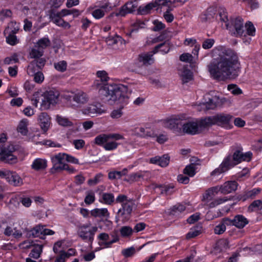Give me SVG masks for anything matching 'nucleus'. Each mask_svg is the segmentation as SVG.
Wrapping results in <instances>:
<instances>
[{
    "label": "nucleus",
    "mask_w": 262,
    "mask_h": 262,
    "mask_svg": "<svg viewBox=\"0 0 262 262\" xmlns=\"http://www.w3.org/2000/svg\"><path fill=\"white\" fill-rule=\"evenodd\" d=\"M184 115H172L162 120V125L170 129H176L182 125V121L185 120Z\"/></svg>",
    "instance_id": "obj_8"
},
{
    "label": "nucleus",
    "mask_w": 262,
    "mask_h": 262,
    "mask_svg": "<svg viewBox=\"0 0 262 262\" xmlns=\"http://www.w3.org/2000/svg\"><path fill=\"white\" fill-rule=\"evenodd\" d=\"M43 54V51L35 45L30 52V56L32 58L37 59L41 57Z\"/></svg>",
    "instance_id": "obj_43"
},
{
    "label": "nucleus",
    "mask_w": 262,
    "mask_h": 262,
    "mask_svg": "<svg viewBox=\"0 0 262 262\" xmlns=\"http://www.w3.org/2000/svg\"><path fill=\"white\" fill-rule=\"evenodd\" d=\"M261 189L259 188H253L250 190L245 191L243 194L239 195L238 198L240 200L244 202L248 199H254L260 192Z\"/></svg>",
    "instance_id": "obj_22"
},
{
    "label": "nucleus",
    "mask_w": 262,
    "mask_h": 262,
    "mask_svg": "<svg viewBox=\"0 0 262 262\" xmlns=\"http://www.w3.org/2000/svg\"><path fill=\"white\" fill-rule=\"evenodd\" d=\"M262 209V201L257 200L254 201L248 207V210L249 212H253L256 210H260Z\"/></svg>",
    "instance_id": "obj_41"
},
{
    "label": "nucleus",
    "mask_w": 262,
    "mask_h": 262,
    "mask_svg": "<svg viewBox=\"0 0 262 262\" xmlns=\"http://www.w3.org/2000/svg\"><path fill=\"white\" fill-rule=\"evenodd\" d=\"M214 40L212 38H208L205 39L203 43L202 47L204 49H210L214 43Z\"/></svg>",
    "instance_id": "obj_64"
},
{
    "label": "nucleus",
    "mask_w": 262,
    "mask_h": 262,
    "mask_svg": "<svg viewBox=\"0 0 262 262\" xmlns=\"http://www.w3.org/2000/svg\"><path fill=\"white\" fill-rule=\"evenodd\" d=\"M28 120L27 119H22L19 123L17 127V130L23 135H26L28 133L27 126Z\"/></svg>",
    "instance_id": "obj_38"
},
{
    "label": "nucleus",
    "mask_w": 262,
    "mask_h": 262,
    "mask_svg": "<svg viewBox=\"0 0 262 262\" xmlns=\"http://www.w3.org/2000/svg\"><path fill=\"white\" fill-rule=\"evenodd\" d=\"M123 139V136L119 134H103L95 137L94 143L102 146L105 150L112 151L116 149L119 145L116 141Z\"/></svg>",
    "instance_id": "obj_4"
},
{
    "label": "nucleus",
    "mask_w": 262,
    "mask_h": 262,
    "mask_svg": "<svg viewBox=\"0 0 262 262\" xmlns=\"http://www.w3.org/2000/svg\"><path fill=\"white\" fill-rule=\"evenodd\" d=\"M91 215L95 217L108 218L110 213L107 208H95L90 212Z\"/></svg>",
    "instance_id": "obj_26"
},
{
    "label": "nucleus",
    "mask_w": 262,
    "mask_h": 262,
    "mask_svg": "<svg viewBox=\"0 0 262 262\" xmlns=\"http://www.w3.org/2000/svg\"><path fill=\"white\" fill-rule=\"evenodd\" d=\"M214 14L215 13L213 11L208 9L205 12L201 14L199 18L202 22L205 23L210 21L213 18Z\"/></svg>",
    "instance_id": "obj_39"
},
{
    "label": "nucleus",
    "mask_w": 262,
    "mask_h": 262,
    "mask_svg": "<svg viewBox=\"0 0 262 262\" xmlns=\"http://www.w3.org/2000/svg\"><path fill=\"white\" fill-rule=\"evenodd\" d=\"M56 121L61 126L69 127L73 125V123L68 118L61 116H56Z\"/></svg>",
    "instance_id": "obj_42"
},
{
    "label": "nucleus",
    "mask_w": 262,
    "mask_h": 262,
    "mask_svg": "<svg viewBox=\"0 0 262 262\" xmlns=\"http://www.w3.org/2000/svg\"><path fill=\"white\" fill-rule=\"evenodd\" d=\"M15 151L13 145L0 146V160L9 164H14L17 161L16 156L12 155Z\"/></svg>",
    "instance_id": "obj_10"
},
{
    "label": "nucleus",
    "mask_w": 262,
    "mask_h": 262,
    "mask_svg": "<svg viewBox=\"0 0 262 262\" xmlns=\"http://www.w3.org/2000/svg\"><path fill=\"white\" fill-rule=\"evenodd\" d=\"M133 230L129 226H123L120 229V233L122 237H127L131 235Z\"/></svg>",
    "instance_id": "obj_54"
},
{
    "label": "nucleus",
    "mask_w": 262,
    "mask_h": 262,
    "mask_svg": "<svg viewBox=\"0 0 262 262\" xmlns=\"http://www.w3.org/2000/svg\"><path fill=\"white\" fill-rule=\"evenodd\" d=\"M179 71V75L184 83L188 82L192 79V73L187 67H183Z\"/></svg>",
    "instance_id": "obj_28"
},
{
    "label": "nucleus",
    "mask_w": 262,
    "mask_h": 262,
    "mask_svg": "<svg viewBox=\"0 0 262 262\" xmlns=\"http://www.w3.org/2000/svg\"><path fill=\"white\" fill-rule=\"evenodd\" d=\"M227 89L234 95H239L242 93V91L236 84H229Z\"/></svg>",
    "instance_id": "obj_56"
},
{
    "label": "nucleus",
    "mask_w": 262,
    "mask_h": 262,
    "mask_svg": "<svg viewBox=\"0 0 262 262\" xmlns=\"http://www.w3.org/2000/svg\"><path fill=\"white\" fill-rule=\"evenodd\" d=\"M230 219L226 217L217 225L214 228V232L215 234L220 235L223 234L226 229V226H230Z\"/></svg>",
    "instance_id": "obj_23"
},
{
    "label": "nucleus",
    "mask_w": 262,
    "mask_h": 262,
    "mask_svg": "<svg viewBox=\"0 0 262 262\" xmlns=\"http://www.w3.org/2000/svg\"><path fill=\"white\" fill-rule=\"evenodd\" d=\"M230 225H233L238 228H243L249 223L248 220L244 216L238 214L233 220L230 219Z\"/></svg>",
    "instance_id": "obj_21"
},
{
    "label": "nucleus",
    "mask_w": 262,
    "mask_h": 262,
    "mask_svg": "<svg viewBox=\"0 0 262 262\" xmlns=\"http://www.w3.org/2000/svg\"><path fill=\"white\" fill-rule=\"evenodd\" d=\"M153 54V52L152 53H146L141 54L139 55V60L140 62H142L144 64L150 65L154 63Z\"/></svg>",
    "instance_id": "obj_30"
},
{
    "label": "nucleus",
    "mask_w": 262,
    "mask_h": 262,
    "mask_svg": "<svg viewBox=\"0 0 262 262\" xmlns=\"http://www.w3.org/2000/svg\"><path fill=\"white\" fill-rule=\"evenodd\" d=\"M219 192L217 187H213L207 190L203 195V200L206 201L207 203L211 200L215 196V195Z\"/></svg>",
    "instance_id": "obj_31"
},
{
    "label": "nucleus",
    "mask_w": 262,
    "mask_h": 262,
    "mask_svg": "<svg viewBox=\"0 0 262 262\" xmlns=\"http://www.w3.org/2000/svg\"><path fill=\"white\" fill-rule=\"evenodd\" d=\"M226 27L235 37L242 36L245 33L243 20L240 17L232 19L229 23L226 24Z\"/></svg>",
    "instance_id": "obj_7"
},
{
    "label": "nucleus",
    "mask_w": 262,
    "mask_h": 262,
    "mask_svg": "<svg viewBox=\"0 0 262 262\" xmlns=\"http://www.w3.org/2000/svg\"><path fill=\"white\" fill-rule=\"evenodd\" d=\"M59 93L57 91H49L47 92L41 99V105L45 108L49 107L51 104H56L58 101Z\"/></svg>",
    "instance_id": "obj_13"
},
{
    "label": "nucleus",
    "mask_w": 262,
    "mask_h": 262,
    "mask_svg": "<svg viewBox=\"0 0 262 262\" xmlns=\"http://www.w3.org/2000/svg\"><path fill=\"white\" fill-rule=\"evenodd\" d=\"M8 181L11 185L18 186L23 184V180L15 172H10L7 177Z\"/></svg>",
    "instance_id": "obj_24"
},
{
    "label": "nucleus",
    "mask_w": 262,
    "mask_h": 262,
    "mask_svg": "<svg viewBox=\"0 0 262 262\" xmlns=\"http://www.w3.org/2000/svg\"><path fill=\"white\" fill-rule=\"evenodd\" d=\"M97 76L98 79L95 81L94 84L102 100L110 104L116 102L120 103L125 102L128 98L127 88L126 86L107 84L109 77L105 71H98Z\"/></svg>",
    "instance_id": "obj_2"
},
{
    "label": "nucleus",
    "mask_w": 262,
    "mask_h": 262,
    "mask_svg": "<svg viewBox=\"0 0 262 262\" xmlns=\"http://www.w3.org/2000/svg\"><path fill=\"white\" fill-rule=\"evenodd\" d=\"M231 157L233 163L235 165L242 162V151L239 150H236L233 154V156Z\"/></svg>",
    "instance_id": "obj_52"
},
{
    "label": "nucleus",
    "mask_w": 262,
    "mask_h": 262,
    "mask_svg": "<svg viewBox=\"0 0 262 262\" xmlns=\"http://www.w3.org/2000/svg\"><path fill=\"white\" fill-rule=\"evenodd\" d=\"M228 200V199L227 196L224 198H218L217 199L213 200L212 202L209 203L207 205L210 208H214L216 206L226 202Z\"/></svg>",
    "instance_id": "obj_46"
},
{
    "label": "nucleus",
    "mask_w": 262,
    "mask_h": 262,
    "mask_svg": "<svg viewBox=\"0 0 262 262\" xmlns=\"http://www.w3.org/2000/svg\"><path fill=\"white\" fill-rule=\"evenodd\" d=\"M219 15L220 17V20L222 21L225 23V25L227 23H229L226 10L224 8H221L219 12Z\"/></svg>",
    "instance_id": "obj_57"
},
{
    "label": "nucleus",
    "mask_w": 262,
    "mask_h": 262,
    "mask_svg": "<svg viewBox=\"0 0 262 262\" xmlns=\"http://www.w3.org/2000/svg\"><path fill=\"white\" fill-rule=\"evenodd\" d=\"M233 116L230 114L221 113L203 119L201 125L204 127L216 124L226 129L233 127L232 124Z\"/></svg>",
    "instance_id": "obj_5"
},
{
    "label": "nucleus",
    "mask_w": 262,
    "mask_h": 262,
    "mask_svg": "<svg viewBox=\"0 0 262 262\" xmlns=\"http://www.w3.org/2000/svg\"><path fill=\"white\" fill-rule=\"evenodd\" d=\"M137 7L135 2H129L121 7L119 11L116 13V16H124L128 13L134 12Z\"/></svg>",
    "instance_id": "obj_18"
},
{
    "label": "nucleus",
    "mask_w": 262,
    "mask_h": 262,
    "mask_svg": "<svg viewBox=\"0 0 262 262\" xmlns=\"http://www.w3.org/2000/svg\"><path fill=\"white\" fill-rule=\"evenodd\" d=\"M54 233V231L46 228L45 226L37 225L31 230H26L25 236L27 238L39 237L43 239L45 235H53Z\"/></svg>",
    "instance_id": "obj_9"
},
{
    "label": "nucleus",
    "mask_w": 262,
    "mask_h": 262,
    "mask_svg": "<svg viewBox=\"0 0 262 262\" xmlns=\"http://www.w3.org/2000/svg\"><path fill=\"white\" fill-rule=\"evenodd\" d=\"M235 166L233 163L230 156H228L224 158L219 167L215 168L210 173V177L212 178H218L221 174L225 173L231 167Z\"/></svg>",
    "instance_id": "obj_11"
},
{
    "label": "nucleus",
    "mask_w": 262,
    "mask_h": 262,
    "mask_svg": "<svg viewBox=\"0 0 262 262\" xmlns=\"http://www.w3.org/2000/svg\"><path fill=\"white\" fill-rule=\"evenodd\" d=\"M105 41L109 46H113L116 44L125 45L126 43L124 39L116 33L109 34L107 36H106Z\"/></svg>",
    "instance_id": "obj_20"
},
{
    "label": "nucleus",
    "mask_w": 262,
    "mask_h": 262,
    "mask_svg": "<svg viewBox=\"0 0 262 262\" xmlns=\"http://www.w3.org/2000/svg\"><path fill=\"white\" fill-rule=\"evenodd\" d=\"M51 160L53 164L52 169L56 171L61 170L62 166L66 164L64 163V160H66L64 153H59L53 155L51 156Z\"/></svg>",
    "instance_id": "obj_17"
},
{
    "label": "nucleus",
    "mask_w": 262,
    "mask_h": 262,
    "mask_svg": "<svg viewBox=\"0 0 262 262\" xmlns=\"http://www.w3.org/2000/svg\"><path fill=\"white\" fill-rule=\"evenodd\" d=\"M106 14L103 11H102L101 9H99L98 7L95 9L92 13L93 16L97 19H100L102 18L105 14Z\"/></svg>",
    "instance_id": "obj_55"
},
{
    "label": "nucleus",
    "mask_w": 262,
    "mask_h": 262,
    "mask_svg": "<svg viewBox=\"0 0 262 262\" xmlns=\"http://www.w3.org/2000/svg\"><path fill=\"white\" fill-rule=\"evenodd\" d=\"M102 177V174L98 173L94 178L89 179L88 183L90 186H94L101 181Z\"/></svg>",
    "instance_id": "obj_51"
},
{
    "label": "nucleus",
    "mask_w": 262,
    "mask_h": 262,
    "mask_svg": "<svg viewBox=\"0 0 262 262\" xmlns=\"http://www.w3.org/2000/svg\"><path fill=\"white\" fill-rule=\"evenodd\" d=\"M8 36L6 37V42L7 43L14 46L19 42V40L17 39L15 34L7 33Z\"/></svg>",
    "instance_id": "obj_48"
},
{
    "label": "nucleus",
    "mask_w": 262,
    "mask_h": 262,
    "mask_svg": "<svg viewBox=\"0 0 262 262\" xmlns=\"http://www.w3.org/2000/svg\"><path fill=\"white\" fill-rule=\"evenodd\" d=\"M155 8V5L154 4L153 2H151L148 4H147L145 6H141L139 7L138 10L139 13L141 15H145L149 13L150 11Z\"/></svg>",
    "instance_id": "obj_37"
},
{
    "label": "nucleus",
    "mask_w": 262,
    "mask_h": 262,
    "mask_svg": "<svg viewBox=\"0 0 262 262\" xmlns=\"http://www.w3.org/2000/svg\"><path fill=\"white\" fill-rule=\"evenodd\" d=\"M73 100L78 104H84L88 101V99L85 93L79 92L74 94Z\"/></svg>",
    "instance_id": "obj_36"
},
{
    "label": "nucleus",
    "mask_w": 262,
    "mask_h": 262,
    "mask_svg": "<svg viewBox=\"0 0 262 262\" xmlns=\"http://www.w3.org/2000/svg\"><path fill=\"white\" fill-rule=\"evenodd\" d=\"M143 173L141 171L133 173L129 175V180L131 181H138L140 179L143 178Z\"/></svg>",
    "instance_id": "obj_61"
},
{
    "label": "nucleus",
    "mask_w": 262,
    "mask_h": 262,
    "mask_svg": "<svg viewBox=\"0 0 262 262\" xmlns=\"http://www.w3.org/2000/svg\"><path fill=\"white\" fill-rule=\"evenodd\" d=\"M82 113L91 117H94L97 114L105 113V111L101 107L100 104H91L82 110Z\"/></svg>",
    "instance_id": "obj_16"
},
{
    "label": "nucleus",
    "mask_w": 262,
    "mask_h": 262,
    "mask_svg": "<svg viewBox=\"0 0 262 262\" xmlns=\"http://www.w3.org/2000/svg\"><path fill=\"white\" fill-rule=\"evenodd\" d=\"M18 61L17 55L14 54L11 57H6L4 60V63L6 64H10L13 63H16Z\"/></svg>",
    "instance_id": "obj_63"
},
{
    "label": "nucleus",
    "mask_w": 262,
    "mask_h": 262,
    "mask_svg": "<svg viewBox=\"0 0 262 262\" xmlns=\"http://www.w3.org/2000/svg\"><path fill=\"white\" fill-rule=\"evenodd\" d=\"M131 25L133 28L131 29L130 32L133 33L137 31L140 28H144L145 24L140 20H136L135 21L133 22Z\"/></svg>",
    "instance_id": "obj_50"
},
{
    "label": "nucleus",
    "mask_w": 262,
    "mask_h": 262,
    "mask_svg": "<svg viewBox=\"0 0 262 262\" xmlns=\"http://www.w3.org/2000/svg\"><path fill=\"white\" fill-rule=\"evenodd\" d=\"M186 209L185 206L182 204H177L173 206L171 209L170 213L173 215H178Z\"/></svg>",
    "instance_id": "obj_49"
},
{
    "label": "nucleus",
    "mask_w": 262,
    "mask_h": 262,
    "mask_svg": "<svg viewBox=\"0 0 262 262\" xmlns=\"http://www.w3.org/2000/svg\"><path fill=\"white\" fill-rule=\"evenodd\" d=\"M245 28L246 29V32H245V33L243 36H245L246 34H248L250 36H254L255 34V29L254 27L253 24L251 22L247 23L245 24Z\"/></svg>",
    "instance_id": "obj_45"
},
{
    "label": "nucleus",
    "mask_w": 262,
    "mask_h": 262,
    "mask_svg": "<svg viewBox=\"0 0 262 262\" xmlns=\"http://www.w3.org/2000/svg\"><path fill=\"white\" fill-rule=\"evenodd\" d=\"M99 202L107 205H112L115 202L116 203V199L113 193L104 192L102 193Z\"/></svg>",
    "instance_id": "obj_25"
},
{
    "label": "nucleus",
    "mask_w": 262,
    "mask_h": 262,
    "mask_svg": "<svg viewBox=\"0 0 262 262\" xmlns=\"http://www.w3.org/2000/svg\"><path fill=\"white\" fill-rule=\"evenodd\" d=\"M154 189L159 188L161 194H169L172 192V189H173V185H162L158 184H153Z\"/></svg>",
    "instance_id": "obj_34"
},
{
    "label": "nucleus",
    "mask_w": 262,
    "mask_h": 262,
    "mask_svg": "<svg viewBox=\"0 0 262 262\" xmlns=\"http://www.w3.org/2000/svg\"><path fill=\"white\" fill-rule=\"evenodd\" d=\"M31 167L35 170H44L47 167V161L46 159L37 158L33 162Z\"/></svg>",
    "instance_id": "obj_27"
},
{
    "label": "nucleus",
    "mask_w": 262,
    "mask_h": 262,
    "mask_svg": "<svg viewBox=\"0 0 262 262\" xmlns=\"http://www.w3.org/2000/svg\"><path fill=\"white\" fill-rule=\"evenodd\" d=\"M184 173L189 177H193L195 174V166L193 164L187 166L184 169Z\"/></svg>",
    "instance_id": "obj_53"
},
{
    "label": "nucleus",
    "mask_w": 262,
    "mask_h": 262,
    "mask_svg": "<svg viewBox=\"0 0 262 262\" xmlns=\"http://www.w3.org/2000/svg\"><path fill=\"white\" fill-rule=\"evenodd\" d=\"M40 127L43 132H46L50 128L51 124V118L47 113L42 112L38 117Z\"/></svg>",
    "instance_id": "obj_19"
},
{
    "label": "nucleus",
    "mask_w": 262,
    "mask_h": 262,
    "mask_svg": "<svg viewBox=\"0 0 262 262\" xmlns=\"http://www.w3.org/2000/svg\"><path fill=\"white\" fill-rule=\"evenodd\" d=\"M88 226L83 225L79 229L78 235L84 241L92 242L94 238L95 233L97 230V227H93L91 230H87Z\"/></svg>",
    "instance_id": "obj_14"
},
{
    "label": "nucleus",
    "mask_w": 262,
    "mask_h": 262,
    "mask_svg": "<svg viewBox=\"0 0 262 262\" xmlns=\"http://www.w3.org/2000/svg\"><path fill=\"white\" fill-rule=\"evenodd\" d=\"M111 236L112 239L109 241L108 243H106V247H111L113 243H115L119 241V236L117 231L113 232L111 234Z\"/></svg>",
    "instance_id": "obj_62"
},
{
    "label": "nucleus",
    "mask_w": 262,
    "mask_h": 262,
    "mask_svg": "<svg viewBox=\"0 0 262 262\" xmlns=\"http://www.w3.org/2000/svg\"><path fill=\"white\" fill-rule=\"evenodd\" d=\"M136 252V250L133 247L123 249L122 251V255L125 257L132 256Z\"/></svg>",
    "instance_id": "obj_60"
},
{
    "label": "nucleus",
    "mask_w": 262,
    "mask_h": 262,
    "mask_svg": "<svg viewBox=\"0 0 262 262\" xmlns=\"http://www.w3.org/2000/svg\"><path fill=\"white\" fill-rule=\"evenodd\" d=\"M98 238L102 241L101 245H103L105 248H107L106 243L110 241V235L105 233H101L99 235Z\"/></svg>",
    "instance_id": "obj_59"
},
{
    "label": "nucleus",
    "mask_w": 262,
    "mask_h": 262,
    "mask_svg": "<svg viewBox=\"0 0 262 262\" xmlns=\"http://www.w3.org/2000/svg\"><path fill=\"white\" fill-rule=\"evenodd\" d=\"M203 119L199 121L196 119H192L186 122L182 121V129L184 133L190 134L195 135L199 133L200 128L205 127L201 125V121Z\"/></svg>",
    "instance_id": "obj_12"
},
{
    "label": "nucleus",
    "mask_w": 262,
    "mask_h": 262,
    "mask_svg": "<svg viewBox=\"0 0 262 262\" xmlns=\"http://www.w3.org/2000/svg\"><path fill=\"white\" fill-rule=\"evenodd\" d=\"M170 50L169 43L164 42L156 46L153 50V54H156L158 52H160L163 54H167Z\"/></svg>",
    "instance_id": "obj_32"
},
{
    "label": "nucleus",
    "mask_w": 262,
    "mask_h": 262,
    "mask_svg": "<svg viewBox=\"0 0 262 262\" xmlns=\"http://www.w3.org/2000/svg\"><path fill=\"white\" fill-rule=\"evenodd\" d=\"M51 41L48 37H44L39 39L35 45L42 51L51 46Z\"/></svg>",
    "instance_id": "obj_35"
},
{
    "label": "nucleus",
    "mask_w": 262,
    "mask_h": 262,
    "mask_svg": "<svg viewBox=\"0 0 262 262\" xmlns=\"http://www.w3.org/2000/svg\"><path fill=\"white\" fill-rule=\"evenodd\" d=\"M116 203L121 204V208L118 210L116 216V222H127L129 220L135 205L134 200L124 194H119L116 199Z\"/></svg>",
    "instance_id": "obj_3"
},
{
    "label": "nucleus",
    "mask_w": 262,
    "mask_h": 262,
    "mask_svg": "<svg viewBox=\"0 0 262 262\" xmlns=\"http://www.w3.org/2000/svg\"><path fill=\"white\" fill-rule=\"evenodd\" d=\"M217 187L219 192L227 194L235 191L237 188L238 183L235 181H228Z\"/></svg>",
    "instance_id": "obj_15"
},
{
    "label": "nucleus",
    "mask_w": 262,
    "mask_h": 262,
    "mask_svg": "<svg viewBox=\"0 0 262 262\" xmlns=\"http://www.w3.org/2000/svg\"><path fill=\"white\" fill-rule=\"evenodd\" d=\"M67 62L64 60H61L54 63L55 69L60 72H64L67 70Z\"/></svg>",
    "instance_id": "obj_44"
},
{
    "label": "nucleus",
    "mask_w": 262,
    "mask_h": 262,
    "mask_svg": "<svg viewBox=\"0 0 262 262\" xmlns=\"http://www.w3.org/2000/svg\"><path fill=\"white\" fill-rule=\"evenodd\" d=\"M95 200V193L93 191L90 190L86 192V196L84 199L85 204L90 205L94 202Z\"/></svg>",
    "instance_id": "obj_47"
},
{
    "label": "nucleus",
    "mask_w": 262,
    "mask_h": 262,
    "mask_svg": "<svg viewBox=\"0 0 262 262\" xmlns=\"http://www.w3.org/2000/svg\"><path fill=\"white\" fill-rule=\"evenodd\" d=\"M112 0H104L100 3L98 6L99 9H101L106 13L110 11L113 8L116 6V4L112 3Z\"/></svg>",
    "instance_id": "obj_29"
},
{
    "label": "nucleus",
    "mask_w": 262,
    "mask_h": 262,
    "mask_svg": "<svg viewBox=\"0 0 262 262\" xmlns=\"http://www.w3.org/2000/svg\"><path fill=\"white\" fill-rule=\"evenodd\" d=\"M19 30V26L16 22L11 21L8 24V27L4 31L5 35L7 33L16 34Z\"/></svg>",
    "instance_id": "obj_40"
},
{
    "label": "nucleus",
    "mask_w": 262,
    "mask_h": 262,
    "mask_svg": "<svg viewBox=\"0 0 262 262\" xmlns=\"http://www.w3.org/2000/svg\"><path fill=\"white\" fill-rule=\"evenodd\" d=\"M43 245L41 244H36L34 245L29 254V256L35 259H37L40 257V255L42 251Z\"/></svg>",
    "instance_id": "obj_33"
},
{
    "label": "nucleus",
    "mask_w": 262,
    "mask_h": 262,
    "mask_svg": "<svg viewBox=\"0 0 262 262\" xmlns=\"http://www.w3.org/2000/svg\"><path fill=\"white\" fill-rule=\"evenodd\" d=\"M73 11L68 9H62L60 11H56L54 10H51L49 12V18L51 20L55 25L64 29H70V24L64 21L62 17L72 14Z\"/></svg>",
    "instance_id": "obj_6"
},
{
    "label": "nucleus",
    "mask_w": 262,
    "mask_h": 262,
    "mask_svg": "<svg viewBox=\"0 0 262 262\" xmlns=\"http://www.w3.org/2000/svg\"><path fill=\"white\" fill-rule=\"evenodd\" d=\"M37 64V62L35 61H32L30 63V64L28 67L27 69V73L33 76V74L36 73L35 71L37 70L36 68L37 66L36 65Z\"/></svg>",
    "instance_id": "obj_58"
},
{
    "label": "nucleus",
    "mask_w": 262,
    "mask_h": 262,
    "mask_svg": "<svg viewBox=\"0 0 262 262\" xmlns=\"http://www.w3.org/2000/svg\"><path fill=\"white\" fill-rule=\"evenodd\" d=\"M213 58L207 66L212 78L219 80L235 79L240 73V62L236 52L230 48L220 47L213 49Z\"/></svg>",
    "instance_id": "obj_1"
}]
</instances>
